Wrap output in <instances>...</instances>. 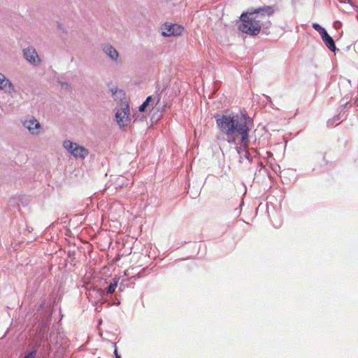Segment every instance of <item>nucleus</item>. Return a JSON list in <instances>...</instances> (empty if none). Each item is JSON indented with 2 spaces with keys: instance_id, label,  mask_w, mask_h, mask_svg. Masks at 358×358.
<instances>
[{
  "instance_id": "f257e3e1",
  "label": "nucleus",
  "mask_w": 358,
  "mask_h": 358,
  "mask_svg": "<svg viewBox=\"0 0 358 358\" xmlns=\"http://www.w3.org/2000/svg\"><path fill=\"white\" fill-rule=\"evenodd\" d=\"M217 127L221 134L226 136L229 143L234 144L240 157V161L245 157L250 162L252 158L248 150L249 146V131L253 127V120L247 113L217 114L215 115Z\"/></svg>"
},
{
  "instance_id": "f03ea898",
  "label": "nucleus",
  "mask_w": 358,
  "mask_h": 358,
  "mask_svg": "<svg viewBox=\"0 0 358 358\" xmlns=\"http://www.w3.org/2000/svg\"><path fill=\"white\" fill-rule=\"evenodd\" d=\"M275 10V6H264L243 13L240 17L241 23L238 29L250 36L258 35L262 29L266 30L270 28L271 22L269 17Z\"/></svg>"
},
{
  "instance_id": "7ed1b4c3",
  "label": "nucleus",
  "mask_w": 358,
  "mask_h": 358,
  "mask_svg": "<svg viewBox=\"0 0 358 358\" xmlns=\"http://www.w3.org/2000/svg\"><path fill=\"white\" fill-rule=\"evenodd\" d=\"M64 148L67 150L75 158L85 159L89 154L87 149L69 140H65L63 143Z\"/></svg>"
},
{
  "instance_id": "20e7f679",
  "label": "nucleus",
  "mask_w": 358,
  "mask_h": 358,
  "mask_svg": "<svg viewBox=\"0 0 358 358\" xmlns=\"http://www.w3.org/2000/svg\"><path fill=\"white\" fill-rule=\"evenodd\" d=\"M115 118L120 127L127 125L129 122V106L128 103H123L115 113Z\"/></svg>"
},
{
  "instance_id": "39448f33",
  "label": "nucleus",
  "mask_w": 358,
  "mask_h": 358,
  "mask_svg": "<svg viewBox=\"0 0 358 358\" xmlns=\"http://www.w3.org/2000/svg\"><path fill=\"white\" fill-rule=\"evenodd\" d=\"M182 26L178 24L165 23L162 27V34L164 36H180L183 31Z\"/></svg>"
},
{
  "instance_id": "423d86ee",
  "label": "nucleus",
  "mask_w": 358,
  "mask_h": 358,
  "mask_svg": "<svg viewBox=\"0 0 358 358\" xmlns=\"http://www.w3.org/2000/svg\"><path fill=\"white\" fill-rule=\"evenodd\" d=\"M23 56L33 66H37L41 64V59L35 48L32 46H29L23 50Z\"/></svg>"
},
{
  "instance_id": "0eeeda50",
  "label": "nucleus",
  "mask_w": 358,
  "mask_h": 358,
  "mask_svg": "<svg viewBox=\"0 0 358 358\" xmlns=\"http://www.w3.org/2000/svg\"><path fill=\"white\" fill-rule=\"evenodd\" d=\"M23 126L33 135H37L41 132V126L34 117L26 118L23 122Z\"/></svg>"
},
{
  "instance_id": "6e6552de",
  "label": "nucleus",
  "mask_w": 358,
  "mask_h": 358,
  "mask_svg": "<svg viewBox=\"0 0 358 358\" xmlns=\"http://www.w3.org/2000/svg\"><path fill=\"white\" fill-rule=\"evenodd\" d=\"M0 90L10 94L16 92L13 84L1 73H0Z\"/></svg>"
},
{
  "instance_id": "1a4fd4ad",
  "label": "nucleus",
  "mask_w": 358,
  "mask_h": 358,
  "mask_svg": "<svg viewBox=\"0 0 358 358\" xmlns=\"http://www.w3.org/2000/svg\"><path fill=\"white\" fill-rule=\"evenodd\" d=\"M103 52L113 61L116 62L119 57L117 50L110 44L106 43L102 45Z\"/></svg>"
},
{
  "instance_id": "9d476101",
  "label": "nucleus",
  "mask_w": 358,
  "mask_h": 358,
  "mask_svg": "<svg viewBox=\"0 0 358 358\" xmlns=\"http://www.w3.org/2000/svg\"><path fill=\"white\" fill-rule=\"evenodd\" d=\"M322 38V41L324 43L325 45L332 52H336V50H337L336 47V45H335V42L334 41V39L332 38L331 36H330L327 31H326L325 33H324L322 36H321Z\"/></svg>"
},
{
  "instance_id": "9b49d317",
  "label": "nucleus",
  "mask_w": 358,
  "mask_h": 358,
  "mask_svg": "<svg viewBox=\"0 0 358 358\" xmlns=\"http://www.w3.org/2000/svg\"><path fill=\"white\" fill-rule=\"evenodd\" d=\"M93 294H95L98 302L103 299V296L105 295V291L101 288H94L89 291L90 296H92Z\"/></svg>"
},
{
  "instance_id": "f8f14e48",
  "label": "nucleus",
  "mask_w": 358,
  "mask_h": 358,
  "mask_svg": "<svg viewBox=\"0 0 358 358\" xmlns=\"http://www.w3.org/2000/svg\"><path fill=\"white\" fill-rule=\"evenodd\" d=\"M110 92H111L112 96L115 101L121 99L122 90H119L116 86L113 85L110 87Z\"/></svg>"
},
{
  "instance_id": "ddd939ff",
  "label": "nucleus",
  "mask_w": 358,
  "mask_h": 358,
  "mask_svg": "<svg viewBox=\"0 0 358 358\" xmlns=\"http://www.w3.org/2000/svg\"><path fill=\"white\" fill-rule=\"evenodd\" d=\"M160 101V97L157 96H149L146 98L145 102L148 103L149 106L153 108L155 106H157Z\"/></svg>"
},
{
  "instance_id": "4468645a",
  "label": "nucleus",
  "mask_w": 358,
  "mask_h": 358,
  "mask_svg": "<svg viewBox=\"0 0 358 358\" xmlns=\"http://www.w3.org/2000/svg\"><path fill=\"white\" fill-rule=\"evenodd\" d=\"M118 280H119V279H117V278L113 279V282H110V284L109 285V286L107 288L108 294H113L115 292V290L117 286Z\"/></svg>"
},
{
  "instance_id": "2eb2a0df",
  "label": "nucleus",
  "mask_w": 358,
  "mask_h": 358,
  "mask_svg": "<svg viewBox=\"0 0 358 358\" xmlns=\"http://www.w3.org/2000/svg\"><path fill=\"white\" fill-rule=\"evenodd\" d=\"M313 27L315 30H316L317 31L319 32V34H320V36H322L324 33H325L327 31L325 30L324 28L322 27L319 24L317 23H313Z\"/></svg>"
},
{
  "instance_id": "dca6fc26",
  "label": "nucleus",
  "mask_w": 358,
  "mask_h": 358,
  "mask_svg": "<svg viewBox=\"0 0 358 358\" xmlns=\"http://www.w3.org/2000/svg\"><path fill=\"white\" fill-rule=\"evenodd\" d=\"M36 356V351L32 350L24 356V358H35Z\"/></svg>"
},
{
  "instance_id": "f3484780",
  "label": "nucleus",
  "mask_w": 358,
  "mask_h": 358,
  "mask_svg": "<svg viewBox=\"0 0 358 358\" xmlns=\"http://www.w3.org/2000/svg\"><path fill=\"white\" fill-rule=\"evenodd\" d=\"M148 104L147 102L144 101L140 106H139V111L144 112L147 107H148Z\"/></svg>"
},
{
  "instance_id": "a211bd4d",
  "label": "nucleus",
  "mask_w": 358,
  "mask_h": 358,
  "mask_svg": "<svg viewBox=\"0 0 358 358\" xmlns=\"http://www.w3.org/2000/svg\"><path fill=\"white\" fill-rule=\"evenodd\" d=\"M59 83H60V85H61L62 88H64V89H66V90H68V89L70 88V85L67 83L59 81Z\"/></svg>"
},
{
  "instance_id": "6ab92c4d",
  "label": "nucleus",
  "mask_w": 358,
  "mask_h": 358,
  "mask_svg": "<svg viewBox=\"0 0 358 358\" xmlns=\"http://www.w3.org/2000/svg\"><path fill=\"white\" fill-rule=\"evenodd\" d=\"M340 120V115L338 116H337L336 117H335V119H334V120H329L327 123H328L329 125H333L334 122L336 120Z\"/></svg>"
},
{
  "instance_id": "aec40b11",
  "label": "nucleus",
  "mask_w": 358,
  "mask_h": 358,
  "mask_svg": "<svg viewBox=\"0 0 358 358\" xmlns=\"http://www.w3.org/2000/svg\"><path fill=\"white\" fill-rule=\"evenodd\" d=\"M341 25V23L339 21H336L334 23V26L336 29H338Z\"/></svg>"
},
{
  "instance_id": "412c9836",
  "label": "nucleus",
  "mask_w": 358,
  "mask_h": 358,
  "mask_svg": "<svg viewBox=\"0 0 358 358\" xmlns=\"http://www.w3.org/2000/svg\"><path fill=\"white\" fill-rule=\"evenodd\" d=\"M114 355L115 356V358L121 357V356L117 352V348H115V350H114Z\"/></svg>"
},
{
  "instance_id": "4be33fe9",
  "label": "nucleus",
  "mask_w": 358,
  "mask_h": 358,
  "mask_svg": "<svg viewBox=\"0 0 358 358\" xmlns=\"http://www.w3.org/2000/svg\"><path fill=\"white\" fill-rule=\"evenodd\" d=\"M347 103H347V102H345V103L343 105V106L345 108V106L347 105Z\"/></svg>"
},
{
  "instance_id": "5701e85b",
  "label": "nucleus",
  "mask_w": 358,
  "mask_h": 358,
  "mask_svg": "<svg viewBox=\"0 0 358 358\" xmlns=\"http://www.w3.org/2000/svg\"><path fill=\"white\" fill-rule=\"evenodd\" d=\"M267 99L270 101L271 100L270 96H267Z\"/></svg>"
},
{
  "instance_id": "b1692460",
  "label": "nucleus",
  "mask_w": 358,
  "mask_h": 358,
  "mask_svg": "<svg viewBox=\"0 0 358 358\" xmlns=\"http://www.w3.org/2000/svg\"><path fill=\"white\" fill-rule=\"evenodd\" d=\"M348 1L350 3L351 1V0H348Z\"/></svg>"
},
{
  "instance_id": "393cba45",
  "label": "nucleus",
  "mask_w": 358,
  "mask_h": 358,
  "mask_svg": "<svg viewBox=\"0 0 358 358\" xmlns=\"http://www.w3.org/2000/svg\"><path fill=\"white\" fill-rule=\"evenodd\" d=\"M117 358H121V357H117Z\"/></svg>"
}]
</instances>
